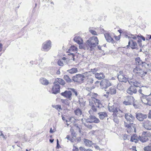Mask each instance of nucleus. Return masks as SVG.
Listing matches in <instances>:
<instances>
[{
	"label": "nucleus",
	"instance_id": "obj_1",
	"mask_svg": "<svg viewBox=\"0 0 151 151\" xmlns=\"http://www.w3.org/2000/svg\"><path fill=\"white\" fill-rule=\"evenodd\" d=\"M98 44L99 40L97 37L94 36L89 38L86 42L85 45L83 46L82 44L79 45V48L81 49L92 51Z\"/></svg>",
	"mask_w": 151,
	"mask_h": 151
},
{
	"label": "nucleus",
	"instance_id": "obj_2",
	"mask_svg": "<svg viewBox=\"0 0 151 151\" xmlns=\"http://www.w3.org/2000/svg\"><path fill=\"white\" fill-rule=\"evenodd\" d=\"M151 95V93L150 95H147L144 93L140 94V97L142 102L144 104L151 106V98L149 97V96Z\"/></svg>",
	"mask_w": 151,
	"mask_h": 151
},
{
	"label": "nucleus",
	"instance_id": "obj_3",
	"mask_svg": "<svg viewBox=\"0 0 151 151\" xmlns=\"http://www.w3.org/2000/svg\"><path fill=\"white\" fill-rule=\"evenodd\" d=\"M151 136L150 132L143 131L141 136L139 135V140L142 142H146L148 140V137Z\"/></svg>",
	"mask_w": 151,
	"mask_h": 151
},
{
	"label": "nucleus",
	"instance_id": "obj_4",
	"mask_svg": "<svg viewBox=\"0 0 151 151\" xmlns=\"http://www.w3.org/2000/svg\"><path fill=\"white\" fill-rule=\"evenodd\" d=\"M51 42L50 40H48L44 42L42 44V50L45 51H48L51 48Z\"/></svg>",
	"mask_w": 151,
	"mask_h": 151
},
{
	"label": "nucleus",
	"instance_id": "obj_5",
	"mask_svg": "<svg viewBox=\"0 0 151 151\" xmlns=\"http://www.w3.org/2000/svg\"><path fill=\"white\" fill-rule=\"evenodd\" d=\"M84 80V77L83 75L80 74H76L72 78V80L75 82L80 83H82Z\"/></svg>",
	"mask_w": 151,
	"mask_h": 151
},
{
	"label": "nucleus",
	"instance_id": "obj_6",
	"mask_svg": "<svg viewBox=\"0 0 151 151\" xmlns=\"http://www.w3.org/2000/svg\"><path fill=\"white\" fill-rule=\"evenodd\" d=\"M93 100L96 106H93L91 107V109L94 112H96L97 110L96 107L99 108H101L102 107V105L99 100L94 98Z\"/></svg>",
	"mask_w": 151,
	"mask_h": 151
},
{
	"label": "nucleus",
	"instance_id": "obj_7",
	"mask_svg": "<svg viewBox=\"0 0 151 151\" xmlns=\"http://www.w3.org/2000/svg\"><path fill=\"white\" fill-rule=\"evenodd\" d=\"M124 125L125 127L128 128V129L127 130V132L128 133L130 132H133V131L136 132L135 126V125L133 124L132 122L131 123L129 122V123H128L124 122Z\"/></svg>",
	"mask_w": 151,
	"mask_h": 151
},
{
	"label": "nucleus",
	"instance_id": "obj_8",
	"mask_svg": "<svg viewBox=\"0 0 151 151\" xmlns=\"http://www.w3.org/2000/svg\"><path fill=\"white\" fill-rule=\"evenodd\" d=\"M100 85L102 88H106L111 86V84L108 80L103 79L100 83Z\"/></svg>",
	"mask_w": 151,
	"mask_h": 151
},
{
	"label": "nucleus",
	"instance_id": "obj_9",
	"mask_svg": "<svg viewBox=\"0 0 151 151\" xmlns=\"http://www.w3.org/2000/svg\"><path fill=\"white\" fill-rule=\"evenodd\" d=\"M134 100V98L132 96H128L126 97L123 104L126 105H131L132 102Z\"/></svg>",
	"mask_w": 151,
	"mask_h": 151
},
{
	"label": "nucleus",
	"instance_id": "obj_10",
	"mask_svg": "<svg viewBox=\"0 0 151 151\" xmlns=\"http://www.w3.org/2000/svg\"><path fill=\"white\" fill-rule=\"evenodd\" d=\"M86 122L87 123L94 122L97 123L100 122V120L95 116L91 115L89 118L86 120Z\"/></svg>",
	"mask_w": 151,
	"mask_h": 151
},
{
	"label": "nucleus",
	"instance_id": "obj_11",
	"mask_svg": "<svg viewBox=\"0 0 151 151\" xmlns=\"http://www.w3.org/2000/svg\"><path fill=\"white\" fill-rule=\"evenodd\" d=\"M60 94L61 96L71 100L72 96V92L71 91H65L64 92L61 93Z\"/></svg>",
	"mask_w": 151,
	"mask_h": 151
},
{
	"label": "nucleus",
	"instance_id": "obj_12",
	"mask_svg": "<svg viewBox=\"0 0 151 151\" xmlns=\"http://www.w3.org/2000/svg\"><path fill=\"white\" fill-rule=\"evenodd\" d=\"M53 84L54 85L52 86L51 90L52 93L56 94L60 92V86L59 85Z\"/></svg>",
	"mask_w": 151,
	"mask_h": 151
},
{
	"label": "nucleus",
	"instance_id": "obj_13",
	"mask_svg": "<svg viewBox=\"0 0 151 151\" xmlns=\"http://www.w3.org/2000/svg\"><path fill=\"white\" fill-rule=\"evenodd\" d=\"M125 118L127 122L130 123L133 122L135 119L134 117L132 115L129 113L125 114Z\"/></svg>",
	"mask_w": 151,
	"mask_h": 151
},
{
	"label": "nucleus",
	"instance_id": "obj_14",
	"mask_svg": "<svg viewBox=\"0 0 151 151\" xmlns=\"http://www.w3.org/2000/svg\"><path fill=\"white\" fill-rule=\"evenodd\" d=\"M136 116L139 121H142L147 118V116L146 114H143L141 113H137L136 114Z\"/></svg>",
	"mask_w": 151,
	"mask_h": 151
},
{
	"label": "nucleus",
	"instance_id": "obj_15",
	"mask_svg": "<svg viewBox=\"0 0 151 151\" xmlns=\"http://www.w3.org/2000/svg\"><path fill=\"white\" fill-rule=\"evenodd\" d=\"M127 92L129 94L132 95L133 93H136L137 92V90L136 88L132 86H131L127 89Z\"/></svg>",
	"mask_w": 151,
	"mask_h": 151
},
{
	"label": "nucleus",
	"instance_id": "obj_16",
	"mask_svg": "<svg viewBox=\"0 0 151 151\" xmlns=\"http://www.w3.org/2000/svg\"><path fill=\"white\" fill-rule=\"evenodd\" d=\"M143 126L147 130H151V122L148 120L146 121L143 123Z\"/></svg>",
	"mask_w": 151,
	"mask_h": 151
},
{
	"label": "nucleus",
	"instance_id": "obj_17",
	"mask_svg": "<svg viewBox=\"0 0 151 151\" xmlns=\"http://www.w3.org/2000/svg\"><path fill=\"white\" fill-rule=\"evenodd\" d=\"M135 63L136 65H142V66H145L147 63L145 62H143L140 59L139 57H137L135 59Z\"/></svg>",
	"mask_w": 151,
	"mask_h": 151
},
{
	"label": "nucleus",
	"instance_id": "obj_18",
	"mask_svg": "<svg viewBox=\"0 0 151 151\" xmlns=\"http://www.w3.org/2000/svg\"><path fill=\"white\" fill-rule=\"evenodd\" d=\"M128 82L131 86H134L135 88L136 87H139L140 86V83L133 80L130 79L129 80Z\"/></svg>",
	"mask_w": 151,
	"mask_h": 151
},
{
	"label": "nucleus",
	"instance_id": "obj_19",
	"mask_svg": "<svg viewBox=\"0 0 151 151\" xmlns=\"http://www.w3.org/2000/svg\"><path fill=\"white\" fill-rule=\"evenodd\" d=\"M65 84V81L62 79L57 78L56 79L53 83V84L64 85Z\"/></svg>",
	"mask_w": 151,
	"mask_h": 151
},
{
	"label": "nucleus",
	"instance_id": "obj_20",
	"mask_svg": "<svg viewBox=\"0 0 151 151\" xmlns=\"http://www.w3.org/2000/svg\"><path fill=\"white\" fill-rule=\"evenodd\" d=\"M104 36L107 42L113 43L114 42V40L109 33H105L104 34Z\"/></svg>",
	"mask_w": 151,
	"mask_h": 151
},
{
	"label": "nucleus",
	"instance_id": "obj_21",
	"mask_svg": "<svg viewBox=\"0 0 151 151\" xmlns=\"http://www.w3.org/2000/svg\"><path fill=\"white\" fill-rule=\"evenodd\" d=\"M108 109L109 111L112 112H118V109L114 105L110 106L109 104L108 106Z\"/></svg>",
	"mask_w": 151,
	"mask_h": 151
},
{
	"label": "nucleus",
	"instance_id": "obj_22",
	"mask_svg": "<svg viewBox=\"0 0 151 151\" xmlns=\"http://www.w3.org/2000/svg\"><path fill=\"white\" fill-rule=\"evenodd\" d=\"M118 78L119 81L121 82H126L127 81H128V79L125 77L124 76L120 74L118 76Z\"/></svg>",
	"mask_w": 151,
	"mask_h": 151
},
{
	"label": "nucleus",
	"instance_id": "obj_23",
	"mask_svg": "<svg viewBox=\"0 0 151 151\" xmlns=\"http://www.w3.org/2000/svg\"><path fill=\"white\" fill-rule=\"evenodd\" d=\"M132 42V43L131 45V47L132 49H137V45L136 42H134L132 40H129L128 42V45L127 46L128 47L129 45H130V43Z\"/></svg>",
	"mask_w": 151,
	"mask_h": 151
},
{
	"label": "nucleus",
	"instance_id": "obj_24",
	"mask_svg": "<svg viewBox=\"0 0 151 151\" xmlns=\"http://www.w3.org/2000/svg\"><path fill=\"white\" fill-rule=\"evenodd\" d=\"M100 119H103L108 116L107 113L106 112H100L98 113Z\"/></svg>",
	"mask_w": 151,
	"mask_h": 151
},
{
	"label": "nucleus",
	"instance_id": "obj_25",
	"mask_svg": "<svg viewBox=\"0 0 151 151\" xmlns=\"http://www.w3.org/2000/svg\"><path fill=\"white\" fill-rule=\"evenodd\" d=\"M83 142L85 145L89 147H91L93 144V143L90 140L88 139H83Z\"/></svg>",
	"mask_w": 151,
	"mask_h": 151
},
{
	"label": "nucleus",
	"instance_id": "obj_26",
	"mask_svg": "<svg viewBox=\"0 0 151 151\" xmlns=\"http://www.w3.org/2000/svg\"><path fill=\"white\" fill-rule=\"evenodd\" d=\"M148 91L147 87L146 86H142L140 88L138 91L140 94L141 93L145 94Z\"/></svg>",
	"mask_w": 151,
	"mask_h": 151
},
{
	"label": "nucleus",
	"instance_id": "obj_27",
	"mask_svg": "<svg viewBox=\"0 0 151 151\" xmlns=\"http://www.w3.org/2000/svg\"><path fill=\"white\" fill-rule=\"evenodd\" d=\"M73 40L79 45L82 44L83 43L82 39L79 36L75 37L73 38Z\"/></svg>",
	"mask_w": 151,
	"mask_h": 151
},
{
	"label": "nucleus",
	"instance_id": "obj_28",
	"mask_svg": "<svg viewBox=\"0 0 151 151\" xmlns=\"http://www.w3.org/2000/svg\"><path fill=\"white\" fill-rule=\"evenodd\" d=\"M139 136H138L136 134H134L131 137L130 141L131 142H134L135 143H137L139 140Z\"/></svg>",
	"mask_w": 151,
	"mask_h": 151
},
{
	"label": "nucleus",
	"instance_id": "obj_29",
	"mask_svg": "<svg viewBox=\"0 0 151 151\" xmlns=\"http://www.w3.org/2000/svg\"><path fill=\"white\" fill-rule=\"evenodd\" d=\"M95 77L99 80H101L104 78L105 76L103 73H96L95 74Z\"/></svg>",
	"mask_w": 151,
	"mask_h": 151
},
{
	"label": "nucleus",
	"instance_id": "obj_30",
	"mask_svg": "<svg viewBox=\"0 0 151 151\" xmlns=\"http://www.w3.org/2000/svg\"><path fill=\"white\" fill-rule=\"evenodd\" d=\"M40 81L42 84L47 85L49 83L48 81L44 78H41L40 79Z\"/></svg>",
	"mask_w": 151,
	"mask_h": 151
},
{
	"label": "nucleus",
	"instance_id": "obj_31",
	"mask_svg": "<svg viewBox=\"0 0 151 151\" xmlns=\"http://www.w3.org/2000/svg\"><path fill=\"white\" fill-rule=\"evenodd\" d=\"M141 70L142 69L139 67V66H137L133 70V72L136 76H137L139 73L140 72Z\"/></svg>",
	"mask_w": 151,
	"mask_h": 151
},
{
	"label": "nucleus",
	"instance_id": "obj_32",
	"mask_svg": "<svg viewBox=\"0 0 151 151\" xmlns=\"http://www.w3.org/2000/svg\"><path fill=\"white\" fill-rule=\"evenodd\" d=\"M67 71L70 74H74L77 73L78 70L77 68H73L70 69L68 70Z\"/></svg>",
	"mask_w": 151,
	"mask_h": 151
},
{
	"label": "nucleus",
	"instance_id": "obj_33",
	"mask_svg": "<svg viewBox=\"0 0 151 151\" xmlns=\"http://www.w3.org/2000/svg\"><path fill=\"white\" fill-rule=\"evenodd\" d=\"M75 114L78 116L82 114V111L81 109L79 108L76 109L74 111Z\"/></svg>",
	"mask_w": 151,
	"mask_h": 151
},
{
	"label": "nucleus",
	"instance_id": "obj_34",
	"mask_svg": "<svg viewBox=\"0 0 151 151\" xmlns=\"http://www.w3.org/2000/svg\"><path fill=\"white\" fill-rule=\"evenodd\" d=\"M61 101L64 105L67 106H69L70 102L67 99H61Z\"/></svg>",
	"mask_w": 151,
	"mask_h": 151
},
{
	"label": "nucleus",
	"instance_id": "obj_35",
	"mask_svg": "<svg viewBox=\"0 0 151 151\" xmlns=\"http://www.w3.org/2000/svg\"><path fill=\"white\" fill-rule=\"evenodd\" d=\"M111 95L115 94L116 93V90L115 88L113 87H111L109 90V92H108Z\"/></svg>",
	"mask_w": 151,
	"mask_h": 151
},
{
	"label": "nucleus",
	"instance_id": "obj_36",
	"mask_svg": "<svg viewBox=\"0 0 151 151\" xmlns=\"http://www.w3.org/2000/svg\"><path fill=\"white\" fill-rule=\"evenodd\" d=\"M63 78L67 83H69L72 81V80H71L69 76L67 75H64L63 77Z\"/></svg>",
	"mask_w": 151,
	"mask_h": 151
},
{
	"label": "nucleus",
	"instance_id": "obj_37",
	"mask_svg": "<svg viewBox=\"0 0 151 151\" xmlns=\"http://www.w3.org/2000/svg\"><path fill=\"white\" fill-rule=\"evenodd\" d=\"M143 150L144 151H151V143H150L148 146L144 147Z\"/></svg>",
	"mask_w": 151,
	"mask_h": 151
},
{
	"label": "nucleus",
	"instance_id": "obj_38",
	"mask_svg": "<svg viewBox=\"0 0 151 151\" xmlns=\"http://www.w3.org/2000/svg\"><path fill=\"white\" fill-rule=\"evenodd\" d=\"M77 50V48L74 46H71L70 48L68 51L69 52H76Z\"/></svg>",
	"mask_w": 151,
	"mask_h": 151
},
{
	"label": "nucleus",
	"instance_id": "obj_39",
	"mask_svg": "<svg viewBox=\"0 0 151 151\" xmlns=\"http://www.w3.org/2000/svg\"><path fill=\"white\" fill-rule=\"evenodd\" d=\"M147 72L145 71H144L142 69L140 70V72L139 73V74L137 76H140L141 77L144 76L147 73Z\"/></svg>",
	"mask_w": 151,
	"mask_h": 151
},
{
	"label": "nucleus",
	"instance_id": "obj_40",
	"mask_svg": "<svg viewBox=\"0 0 151 151\" xmlns=\"http://www.w3.org/2000/svg\"><path fill=\"white\" fill-rule=\"evenodd\" d=\"M132 103L134 107L135 108H137L138 107L137 102V101L134 100L132 102Z\"/></svg>",
	"mask_w": 151,
	"mask_h": 151
},
{
	"label": "nucleus",
	"instance_id": "obj_41",
	"mask_svg": "<svg viewBox=\"0 0 151 151\" xmlns=\"http://www.w3.org/2000/svg\"><path fill=\"white\" fill-rule=\"evenodd\" d=\"M117 88L120 90H123V86L121 83H118L117 86Z\"/></svg>",
	"mask_w": 151,
	"mask_h": 151
},
{
	"label": "nucleus",
	"instance_id": "obj_42",
	"mask_svg": "<svg viewBox=\"0 0 151 151\" xmlns=\"http://www.w3.org/2000/svg\"><path fill=\"white\" fill-rule=\"evenodd\" d=\"M70 131L71 132V135L73 136V137H76V134L74 132L73 129L72 128L70 129Z\"/></svg>",
	"mask_w": 151,
	"mask_h": 151
},
{
	"label": "nucleus",
	"instance_id": "obj_43",
	"mask_svg": "<svg viewBox=\"0 0 151 151\" xmlns=\"http://www.w3.org/2000/svg\"><path fill=\"white\" fill-rule=\"evenodd\" d=\"M91 28L90 27L89 29L90 32L93 35H97L96 32L95 31L91 29Z\"/></svg>",
	"mask_w": 151,
	"mask_h": 151
},
{
	"label": "nucleus",
	"instance_id": "obj_44",
	"mask_svg": "<svg viewBox=\"0 0 151 151\" xmlns=\"http://www.w3.org/2000/svg\"><path fill=\"white\" fill-rule=\"evenodd\" d=\"M91 73L90 71H89L88 72H86L83 73V74H82L83 76L84 77V78L85 77H88L89 76L90 74V73Z\"/></svg>",
	"mask_w": 151,
	"mask_h": 151
},
{
	"label": "nucleus",
	"instance_id": "obj_45",
	"mask_svg": "<svg viewBox=\"0 0 151 151\" xmlns=\"http://www.w3.org/2000/svg\"><path fill=\"white\" fill-rule=\"evenodd\" d=\"M58 65L60 66H63V63L62 60H60L58 62Z\"/></svg>",
	"mask_w": 151,
	"mask_h": 151
},
{
	"label": "nucleus",
	"instance_id": "obj_46",
	"mask_svg": "<svg viewBox=\"0 0 151 151\" xmlns=\"http://www.w3.org/2000/svg\"><path fill=\"white\" fill-rule=\"evenodd\" d=\"M146 65H145V67L148 68L150 70H151V64L147 63Z\"/></svg>",
	"mask_w": 151,
	"mask_h": 151
},
{
	"label": "nucleus",
	"instance_id": "obj_47",
	"mask_svg": "<svg viewBox=\"0 0 151 151\" xmlns=\"http://www.w3.org/2000/svg\"><path fill=\"white\" fill-rule=\"evenodd\" d=\"M84 125L87 127L88 128L91 129L92 126L91 125H89L87 123H84Z\"/></svg>",
	"mask_w": 151,
	"mask_h": 151
},
{
	"label": "nucleus",
	"instance_id": "obj_48",
	"mask_svg": "<svg viewBox=\"0 0 151 151\" xmlns=\"http://www.w3.org/2000/svg\"><path fill=\"white\" fill-rule=\"evenodd\" d=\"M93 78H90L88 79V82L92 84L93 83Z\"/></svg>",
	"mask_w": 151,
	"mask_h": 151
},
{
	"label": "nucleus",
	"instance_id": "obj_49",
	"mask_svg": "<svg viewBox=\"0 0 151 151\" xmlns=\"http://www.w3.org/2000/svg\"><path fill=\"white\" fill-rule=\"evenodd\" d=\"M126 37H128L130 40H132L131 39H133L134 40H136L137 39V37L135 36H134L133 37H130L128 36V35H126Z\"/></svg>",
	"mask_w": 151,
	"mask_h": 151
},
{
	"label": "nucleus",
	"instance_id": "obj_50",
	"mask_svg": "<svg viewBox=\"0 0 151 151\" xmlns=\"http://www.w3.org/2000/svg\"><path fill=\"white\" fill-rule=\"evenodd\" d=\"M114 121L116 123H118L119 122V120L117 117L113 118Z\"/></svg>",
	"mask_w": 151,
	"mask_h": 151
},
{
	"label": "nucleus",
	"instance_id": "obj_51",
	"mask_svg": "<svg viewBox=\"0 0 151 151\" xmlns=\"http://www.w3.org/2000/svg\"><path fill=\"white\" fill-rule=\"evenodd\" d=\"M137 37L138 39H139V38L142 39L143 41L145 40V38L143 36L141 35L140 36H137Z\"/></svg>",
	"mask_w": 151,
	"mask_h": 151
},
{
	"label": "nucleus",
	"instance_id": "obj_52",
	"mask_svg": "<svg viewBox=\"0 0 151 151\" xmlns=\"http://www.w3.org/2000/svg\"><path fill=\"white\" fill-rule=\"evenodd\" d=\"M109 93L108 92H106V94H104L102 96L103 98H108L109 96Z\"/></svg>",
	"mask_w": 151,
	"mask_h": 151
},
{
	"label": "nucleus",
	"instance_id": "obj_53",
	"mask_svg": "<svg viewBox=\"0 0 151 151\" xmlns=\"http://www.w3.org/2000/svg\"><path fill=\"white\" fill-rule=\"evenodd\" d=\"M79 150L78 147L76 146H73V151H78Z\"/></svg>",
	"mask_w": 151,
	"mask_h": 151
},
{
	"label": "nucleus",
	"instance_id": "obj_54",
	"mask_svg": "<svg viewBox=\"0 0 151 151\" xmlns=\"http://www.w3.org/2000/svg\"><path fill=\"white\" fill-rule=\"evenodd\" d=\"M68 55H72V58H73V60L74 61L75 60V59L74 58V54L73 53H71L69 52V54H68Z\"/></svg>",
	"mask_w": 151,
	"mask_h": 151
},
{
	"label": "nucleus",
	"instance_id": "obj_55",
	"mask_svg": "<svg viewBox=\"0 0 151 151\" xmlns=\"http://www.w3.org/2000/svg\"><path fill=\"white\" fill-rule=\"evenodd\" d=\"M71 90L72 91L75 93L76 96H77V91L75 90L74 89L72 88L71 89Z\"/></svg>",
	"mask_w": 151,
	"mask_h": 151
},
{
	"label": "nucleus",
	"instance_id": "obj_56",
	"mask_svg": "<svg viewBox=\"0 0 151 151\" xmlns=\"http://www.w3.org/2000/svg\"><path fill=\"white\" fill-rule=\"evenodd\" d=\"M93 145L94 146V147L96 149H97L98 150H99L100 149V147H99L96 145L95 144L93 143Z\"/></svg>",
	"mask_w": 151,
	"mask_h": 151
},
{
	"label": "nucleus",
	"instance_id": "obj_57",
	"mask_svg": "<svg viewBox=\"0 0 151 151\" xmlns=\"http://www.w3.org/2000/svg\"><path fill=\"white\" fill-rule=\"evenodd\" d=\"M97 70L96 68L91 69V71L93 73H95L97 71Z\"/></svg>",
	"mask_w": 151,
	"mask_h": 151
},
{
	"label": "nucleus",
	"instance_id": "obj_58",
	"mask_svg": "<svg viewBox=\"0 0 151 151\" xmlns=\"http://www.w3.org/2000/svg\"><path fill=\"white\" fill-rule=\"evenodd\" d=\"M116 113V112H113V113L112 115L113 116V118L114 117H117Z\"/></svg>",
	"mask_w": 151,
	"mask_h": 151
},
{
	"label": "nucleus",
	"instance_id": "obj_59",
	"mask_svg": "<svg viewBox=\"0 0 151 151\" xmlns=\"http://www.w3.org/2000/svg\"><path fill=\"white\" fill-rule=\"evenodd\" d=\"M127 134H124L123 138L124 140H125L127 139Z\"/></svg>",
	"mask_w": 151,
	"mask_h": 151
},
{
	"label": "nucleus",
	"instance_id": "obj_60",
	"mask_svg": "<svg viewBox=\"0 0 151 151\" xmlns=\"http://www.w3.org/2000/svg\"><path fill=\"white\" fill-rule=\"evenodd\" d=\"M148 117L149 119H151V110H150L148 114Z\"/></svg>",
	"mask_w": 151,
	"mask_h": 151
},
{
	"label": "nucleus",
	"instance_id": "obj_61",
	"mask_svg": "<svg viewBox=\"0 0 151 151\" xmlns=\"http://www.w3.org/2000/svg\"><path fill=\"white\" fill-rule=\"evenodd\" d=\"M55 108L57 109H61V106L60 105H57L55 106Z\"/></svg>",
	"mask_w": 151,
	"mask_h": 151
},
{
	"label": "nucleus",
	"instance_id": "obj_62",
	"mask_svg": "<svg viewBox=\"0 0 151 151\" xmlns=\"http://www.w3.org/2000/svg\"><path fill=\"white\" fill-rule=\"evenodd\" d=\"M76 140L77 142H80L81 140V137H78L76 139Z\"/></svg>",
	"mask_w": 151,
	"mask_h": 151
},
{
	"label": "nucleus",
	"instance_id": "obj_63",
	"mask_svg": "<svg viewBox=\"0 0 151 151\" xmlns=\"http://www.w3.org/2000/svg\"><path fill=\"white\" fill-rule=\"evenodd\" d=\"M3 48V45L1 43H0V51H1Z\"/></svg>",
	"mask_w": 151,
	"mask_h": 151
},
{
	"label": "nucleus",
	"instance_id": "obj_64",
	"mask_svg": "<svg viewBox=\"0 0 151 151\" xmlns=\"http://www.w3.org/2000/svg\"><path fill=\"white\" fill-rule=\"evenodd\" d=\"M66 138H67L68 140H70V138L69 135H67Z\"/></svg>",
	"mask_w": 151,
	"mask_h": 151
}]
</instances>
